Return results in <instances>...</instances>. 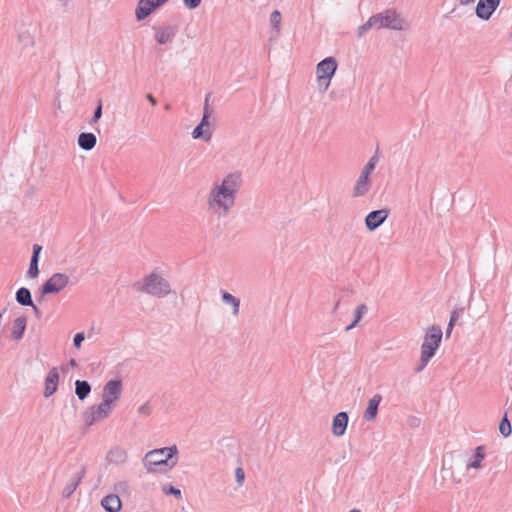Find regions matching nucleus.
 I'll return each mask as SVG.
<instances>
[{
  "label": "nucleus",
  "mask_w": 512,
  "mask_h": 512,
  "mask_svg": "<svg viewBox=\"0 0 512 512\" xmlns=\"http://www.w3.org/2000/svg\"><path fill=\"white\" fill-rule=\"evenodd\" d=\"M243 184L242 174H227L220 184H215L207 195L208 208L219 216H227L235 205L236 195Z\"/></svg>",
  "instance_id": "f257e3e1"
},
{
  "label": "nucleus",
  "mask_w": 512,
  "mask_h": 512,
  "mask_svg": "<svg viewBox=\"0 0 512 512\" xmlns=\"http://www.w3.org/2000/svg\"><path fill=\"white\" fill-rule=\"evenodd\" d=\"M133 288L145 294L157 298H164L171 293V286L168 280L156 272H152L142 280L134 283Z\"/></svg>",
  "instance_id": "f03ea898"
},
{
  "label": "nucleus",
  "mask_w": 512,
  "mask_h": 512,
  "mask_svg": "<svg viewBox=\"0 0 512 512\" xmlns=\"http://www.w3.org/2000/svg\"><path fill=\"white\" fill-rule=\"evenodd\" d=\"M442 335V330L439 326H432L428 329L421 345V364L416 367V372H421L435 355L436 350L440 346Z\"/></svg>",
  "instance_id": "7ed1b4c3"
},
{
  "label": "nucleus",
  "mask_w": 512,
  "mask_h": 512,
  "mask_svg": "<svg viewBox=\"0 0 512 512\" xmlns=\"http://www.w3.org/2000/svg\"><path fill=\"white\" fill-rule=\"evenodd\" d=\"M178 453L176 445L149 451L144 458V465L150 471L153 467L168 465L169 461Z\"/></svg>",
  "instance_id": "20e7f679"
},
{
  "label": "nucleus",
  "mask_w": 512,
  "mask_h": 512,
  "mask_svg": "<svg viewBox=\"0 0 512 512\" xmlns=\"http://www.w3.org/2000/svg\"><path fill=\"white\" fill-rule=\"evenodd\" d=\"M373 21H376V29L403 30L405 27L404 19L393 9L373 15Z\"/></svg>",
  "instance_id": "39448f33"
},
{
  "label": "nucleus",
  "mask_w": 512,
  "mask_h": 512,
  "mask_svg": "<svg viewBox=\"0 0 512 512\" xmlns=\"http://www.w3.org/2000/svg\"><path fill=\"white\" fill-rule=\"evenodd\" d=\"M113 409V406L102 401L99 405L91 406L83 415L85 425L92 426L97 422L103 421L110 415Z\"/></svg>",
  "instance_id": "423d86ee"
},
{
  "label": "nucleus",
  "mask_w": 512,
  "mask_h": 512,
  "mask_svg": "<svg viewBox=\"0 0 512 512\" xmlns=\"http://www.w3.org/2000/svg\"><path fill=\"white\" fill-rule=\"evenodd\" d=\"M70 278L65 273H54L42 286L41 294H57L68 286Z\"/></svg>",
  "instance_id": "0eeeda50"
},
{
  "label": "nucleus",
  "mask_w": 512,
  "mask_h": 512,
  "mask_svg": "<svg viewBox=\"0 0 512 512\" xmlns=\"http://www.w3.org/2000/svg\"><path fill=\"white\" fill-rule=\"evenodd\" d=\"M123 391L121 379L109 380L102 389V402L115 407V403L120 399Z\"/></svg>",
  "instance_id": "6e6552de"
},
{
  "label": "nucleus",
  "mask_w": 512,
  "mask_h": 512,
  "mask_svg": "<svg viewBox=\"0 0 512 512\" xmlns=\"http://www.w3.org/2000/svg\"><path fill=\"white\" fill-rule=\"evenodd\" d=\"M168 0H139L135 15L138 21L144 20L152 11L165 4Z\"/></svg>",
  "instance_id": "1a4fd4ad"
},
{
  "label": "nucleus",
  "mask_w": 512,
  "mask_h": 512,
  "mask_svg": "<svg viewBox=\"0 0 512 512\" xmlns=\"http://www.w3.org/2000/svg\"><path fill=\"white\" fill-rule=\"evenodd\" d=\"M178 33L177 25H163L155 28L154 38L155 41L160 45H166L173 42L174 38Z\"/></svg>",
  "instance_id": "9d476101"
},
{
  "label": "nucleus",
  "mask_w": 512,
  "mask_h": 512,
  "mask_svg": "<svg viewBox=\"0 0 512 512\" xmlns=\"http://www.w3.org/2000/svg\"><path fill=\"white\" fill-rule=\"evenodd\" d=\"M501 0H479L475 9L478 18L489 20L500 5Z\"/></svg>",
  "instance_id": "9b49d317"
},
{
  "label": "nucleus",
  "mask_w": 512,
  "mask_h": 512,
  "mask_svg": "<svg viewBox=\"0 0 512 512\" xmlns=\"http://www.w3.org/2000/svg\"><path fill=\"white\" fill-rule=\"evenodd\" d=\"M389 211L387 209H379L371 211L365 217V225L369 231L376 230L388 218Z\"/></svg>",
  "instance_id": "f8f14e48"
},
{
  "label": "nucleus",
  "mask_w": 512,
  "mask_h": 512,
  "mask_svg": "<svg viewBox=\"0 0 512 512\" xmlns=\"http://www.w3.org/2000/svg\"><path fill=\"white\" fill-rule=\"evenodd\" d=\"M337 66V61L334 57H327L317 64L316 74L317 76L332 79L337 70Z\"/></svg>",
  "instance_id": "ddd939ff"
},
{
  "label": "nucleus",
  "mask_w": 512,
  "mask_h": 512,
  "mask_svg": "<svg viewBox=\"0 0 512 512\" xmlns=\"http://www.w3.org/2000/svg\"><path fill=\"white\" fill-rule=\"evenodd\" d=\"M86 474V467L81 466L80 470L75 473L72 478L69 480V482L66 484L62 491L63 498H70L72 494L75 492L76 488L80 484L81 480L84 478Z\"/></svg>",
  "instance_id": "4468645a"
},
{
  "label": "nucleus",
  "mask_w": 512,
  "mask_h": 512,
  "mask_svg": "<svg viewBox=\"0 0 512 512\" xmlns=\"http://www.w3.org/2000/svg\"><path fill=\"white\" fill-rule=\"evenodd\" d=\"M58 382L59 372L56 367H53L52 369H50L45 378L44 396L46 398L51 397L57 391Z\"/></svg>",
  "instance_id": "2eb2a0df"
},
{
  "label": "nucleus",
  "mask_w": 512,
  "mask_h": 512,
  "mask_svg": "<svg viewBox=\"0 0 512 512\" xmlns=\"http://www.w3.org/2000/svg\"><path fill=\"white\" fill-rule=\"evenodd\" d=\"M349 417L346 412H339L333 418L332 422V433L337 437H341L345 434Z\"/></svg>",
  "instance_id": "dca6fc26"
},
{
  "label": "nucleus",
  "mask_w": 512,
  "mask_h": 512,
  "mask_svg": "<svg viewBox=\"0 0 512 512\" xmlns=\"http://www.w3.org/2000/svg\"><path fill=\"white\" fill-rule=\"evenodd\" d=\"M106 460L115 465H123L127 461V452L120 446H113L106 455Z\"/></svg>",
  "instance_id": "f3484780"
},
{
  "label": "nucleus",
  "mask_w": 512,
  "mask_h": 512,
  "mask_svg": "<svg viewBox=\"0 0 512 512\" xmlns=\"http://www.w3.org/2000/svg\"><path fill=\"white\" fill-rule=\"evenodd\" d=\"M26 326H27V317L25 315L17 317L13 321V325H12L11 333H10V339L14 340V341H19L24 335Z\"/></svg>",
  "instance_id": "a211bd4d"
},
{
  "label": "nucleus",
  "mask_w": 512,
  "mask_h": 512,
  "mask_svg": "<svg viewBox=\"0 0 512 512\" xmlns=\"http://www.w3.org/2000/svg\"><path fill=\"white\" fill-rule=\"evenodd\" d=\"M486 457V448L484 446H477L474 450V454L467 461L466 469H481L482 461Z\"/></svg>",
  "instance_id": "6ab92c4d"
},
{
  "label": "nucleus",
  "mask_w": 512,
  "mask_h": 512,
  "mask_svg": "<svg viewBox=\"0 0 512 512\" xmlns=\"http://www.w3.org/2000/svg\"><path fill=\"white\" fill-rule=\"evenodd\" d=\"M41 250L42 247L39 244L33 245V253L30 260V266L27 271V277L29 278H36L39 275L38 263Z\"/></svg>",
  "instance_id": "aec40b11"
},
{
  "label": "nucleus",
  "mask_w": 512,
  "mask_h": 512,
  "mask_svg": "<svg viewBox=\"0 0 512 512\" xmlns=\"http://www.w3.org/2000/svg\"><path fill=\"white\" fill-rule=\"evenodd\" d=\"M101 506L107 512H119L122 508V502L116 494H109L101 500Z\"/></svg>",
  "instance_id": "412c9836"
},
{
  "label": "nucleus",
  "mask_w": 512,
  "mask_h": 512,
  "mask_svg": "<svg viewBox=\"0 0 512 512\" xmlns=\"http://www.w3.org/2000/svg\"><path fill=\"white\" fill-rule=\"evenodd\" d=\"M382 400V396L380 394H375L368 402V406L364 412V418L367 421H374L377 413H378V407L380 405V402Z\"/></svg>",
  "instance_id": "4be33fe9"
},
{
  "label": "nucleus",
  "mask_w": 512,
  "mask_h": 512,
  "mask_svg": "<svg viewBox=\"0 0 512 512\" xmlns=\"http://www.w3.org/2000/svg\"><path fill=\"white\" fill-rule=\"evenodd\" d=\"M370 186L369 177L360 174L353 187L352 196L355 198L364 196L370 190Z\"/></svg>",
  "instance_id": "5701e85b"
},
{
  "label": "nucleus",
  "mask_w": 512,
  "mask_h": 512,
  "mask_svg": "<svg viewBox=\"0 0 512 512\" xmlns=\"http://www.w3.org/2000/svg\"><path fill=\"white\" fill-rule=\"evenodd\" d=\"M96 143L97 138L93 133L83 132L78 136V145L83 150H92Z\"/></svg>",
  "instance_id": "b1692460"
},
{
  "label": "nucleus",
  "mask_w": 512,
  "mask_h": 512,
  "mask_svg": "<svg viewBox=\"0 0 512 512\" xmlns=\"http://www.w3.org/2000/svg\"><path fill=\"white\" fill-rule=\"evenodd\" d=\"M15 299L21 306H33L31 292L26 287H21L16 291Z\"/></svg>",
  "instance_id": "393cba45"
},
{
  "label": "nucleus",
  "mask_w": 512,
  "mask_h": 512,
  "mask_svg": "<svg viewBox=\"0 0 512 512\" xmlns=\"http://www.w3.org/2000/svg\"><path fill=\"white\" fill-rule=\"evenodd\" d=\"M221 299L225 304L230 305L232 307L234 316L239 315V311H240V299L239 298L233 296L229 292L223 291L221 294Z\"/></svg>",
  "instance_id": "a878e982"
},
{
  "label": "nucleus",
  "mask_w": 512,
  "mask_h": 512,
  "mask_svg": "<svg viewBox=\"0 0 512 512\" xmlns=\"http://www.w3.org/2000/svg\"><path fill=\"white\" fill-rule=\"evenodd\" d=\"M91 392V385L85 380H76L75 394L79 400H85Z\"/></svg>",
  "instance_id": "bb28decb"
},
{
  "label": "nucleus",
  "mask_w": 512,
  "mask_h": 512,
  "mask_svg": "<svg viewBox=\"0 0 512 512\" xmlns=\"http://www.w3.org/2000/svg\"><path fill=\"white\" fill-rule=\"evenodd\" d=\"M367 311L368 309L365 304L358 305L355 310L354 321L349 326L346 327V331H349L352 328H354L357 325V323L362 319L363 315L367 313Z\"/></svg>",
  "instance_id": "cd10ccee"
},
{
  "label": "nucleus",
  "mask_w": 512,
  "mask_h": 512,
  "mask_svg": "<svg viewBox=\"0 0 512 512\" xmlns=\"http://www.w3.org/2000/svg\"><path fill=\"white\" fill-rule=\"evenodd\" d=\"M379 158L377 155V152L369 159V161L364 166L363 170L361 171V175L369 177L370 174L374 171L375 166L378 162Z\"/></svg>",
  "instance_id": "c85d7f7f"
},
{
  "label": "nucleus",
  "mask_w": 512,
  "mask_h": 512,
  "mask_svg": "<svg viewBox=\"0 0 512 512\" xmlns=\"http://www.w3.org/2000/svg\"><path fill=\"white\" fill-rule=\"evenodd\" d=\"M499 432L504 436V437H508L511 435L512 433V428H511V423L510 421L508 420V417L507 415H505L500 423H499Z\"/></svg>",
  "instance_id": "c756f323"
},
{
  "label": "nucleus",
  "mask_w": 512,
  "mask_h": 512,
  "mask_svg": "<svg viewBox=\"0 0 512 512\" xmlns=\"http://www.w3.org/2000/svg\"><path fill=\"white\" fill-rule=\"evenodd\" d=\"M192 136H193V138H194V139H200V138H202V139H204L205 141H209V140L211 139V133H210V132H208V131L204 132V131H203V126H202V125H200V124H198V125L194 128V130H193V132H192Z\"/></svg>",
  "instance_id": "7c9ffc66"
},
{
  "label": "nucleus",
  "mask_w": 512,
  "mask_h": 512,
  "mask_svg": "<svg viewBox=\"0 0 512 512\" xmlns=\"http://www.w3.org/2000/svg\"><path fill=\"white\" fill-rule=\"evenodd\" d=\"M376 28V21H373V15L358 28V37H362L371 28Z\"/></svg>",
  "instance_id": "2f4dec72"
},
{
  "label": "nucleus",
  "mask_w": 512,
  "mask_h": 512,
  "mask_svg": "<svg viewBox=\"0 0 512 512\" xmlns=\"http://www.w3.org/2000/svg\"><path fill=\"white\" fill-rule=\"evenodd\" d=\"M281 13L278 10H274L270 15V23L272 27L276 30H279V26L281 23Z\"/></svg>",
  "instance_id": "473e14b6"
},
{
  "label": "nucleus",
  "mask_w": 512,
  "mask_h": 512,
  "mask_svg": "<svg viewBox=\"0 0 512 512\" xmlns=\"http://www.w3.org/2000/svg\"><path fill=\"white\" fill-rule=\"evenodd\" d=\"M330 81H331L330 78H325L323 76L322 77L321 76H317L318 88H319V91L321 93H324V92L327 91V89L330 86Z\"/></svg>",
  "instance_id": "72a5a7b5"
},
{
  "label": "nucleus",
  "mask_w": 512,
  "mask_h": 512,
  "mask_svg": "<svg viewBox=\"0 0 512 512\" xmlns=\"http://www.w3.org/2000/svg\"><path fill=\"white\" fill-rule=\"evenodd\" d=\"M102 101H98V105L94 111L93 117L90 120V125H93L99 121V119L102 117Z\"/></svg>",
  "instance_id": "f704fd0d"
},
{
  "label": "nucleus",
  "mask_w": 512,
  "mask_h": 512,
  "mask_svg": "<svg viewBox=\"0 0 512 512\" xmlns=\"http://www.w3.org/2000/svg\"><path fill=\"white\" fill-rule=\"evenodd\" d=\"M152 413V407L149 402L142 404L138 408V414L144 417L149 416Z\"/></svg>",
  "instance_id": "c9c22d12"
},
{
  "label": "nucleus",
  "mask_w": 512,
  "mask_h": 512,
  "mask_svg": "<svg viewBox=\"0 0 512 512\" xmlns=\"http://www.w3.org/2000/svg\"><path fill=\"white\" fill-rule=\"evenodd\" d=\"M463 311H464L463 308L454 309L451 312L449 323L455 325V323L457 322L459 317L462 315Z\"/></svg>",
  "instance_id": "e433bc0d"
},
{
  "label": "nucleus",
  "mask_w": 512,
  "mask_h": 512,
  "mask_svg": "<svg viewBox=\"0 0 512 512\" xmlns=\"http://www.w3.org/2000/svg\"><path fill=\"white\" fill-rule=\"evenodd\" d=\"M235 478H236V482L239 484V485H242L244 480H245V472L243 470V468L241 467H237L236 470H235Z\"/></svg>",
  "instance_id": "4c0bfd02"
},
{
  "label": "nucleus",
  "mask_w": 512,
  "mask_h": 512,
  "mask_svg": "<svg viewBox=\"0 0 512 512\" xmlns=\"http://www.w3.org/2000/svg\"><path fill=\"white\" fill-rule=\"evenodd\" d=\"M84 339H85V335H84L83 332L76 333L75 336H74V339H73L74 346L76 348H80L82 342L84 341Z\"/></svg>",
  "instance_id": "58836bf2"
},
{
  "label": "nucleus",
  "mask_w": 512,
  "mask_h": 512,
  "mask_svg": "<svg viewBox=\"0 0 512 512\" xmlns=\"http://www.w3.org/2000/svg\"><path fill=\"white\" fill-rule=\"evenodd\" d=\"M183 2L187 8L195 9L200 5L201 0H183Z\"/></svg>",
  "instance_id": "ea45409f"
},
{
  "label": "nucleus",
  "mask_w": 512,
  "mask_h": 512,
  "mask_svg": "<svg viewBox=\"0 0 512 512\" xmlns=\"http://www.w3.org/2000/svg\"><path fill=\"white\" fill-rule=\"evenodd\" d=\"M165 493L168 495H173L177 498H181V496H182L180 489H178L174 486H170L169 489L165 491Z\"/></svg>",
  "instance_id": "a19ab883"
},
{
  "label": "nucleus",
  "mask_w": 512,
  "mask_h": 512,
  "mask_svg": "<svg viewBox=\"0 0 512 512\" xmlns=\"http://www.w3.org/2000/svg\"><path fill=\"white\" fill-rule=\"evenodd\" d=\"M210 96L211 94H207L206 97H205V103H204V108H203V115H207V116H210V109H209V99H210Z\"/></svg>",
  "instance_id": "79ce46f5"
},
{
  "label": "nucleus",
  "mask_w": 512,
  "mask_h": 512,
  "mask_svg": "<svg viewBox=\"0 0 512 512\" xmlns=\"http://www.w3.org/2000/svg\"><path fill=\"white\" fill-rule=\"evenodd\" d=\"M33 310V313L34 315L37 317V318H40L42 316V311L39 309L38 306H36L34 303H33V306H30Z\"/></svg>",
  "instance_id": "37998d69"
},
{
  "label": "nucleus",
  "mask_w": 512,
  "mask_h": 512,
  "mask_svg": "<svg viewBox=\"0 0 512 512\" xmlns=\"http://www.w3.org/2000/svg\"><path fill=\"white\" fill-rule=\"evenodd\" d=\"M209 117L210 116L203 115L199 124L202 125L203 127L208 126L209 125Z\"/></svg>",
  "instance_id": "c03bdc74"
},
{
  "label": "nucleus",
  "mask_w": 512,
  "mask_h": 512,
  "mask_svg": "<svg viewBox=\"0 0 512 512\" xmlns=\"http://www.w3.org/2000/svg\"><path fill=\"white\" fill-rule=\"evenodd\" d=\"M146 98L152 105H156L157 100L152 94H147Z\"/></svg>",
  "instance_id": "a18cd8bd"
},
{
  "label": "nucleus",
  "mask_w": 512,
  "mask_h": 512,
  "mask_svg": "<svg viewBox=\"0 0 512 512\" xmlns=\"http://www.w3.org/2000/svg\"><path fill=\"white\" fill-rule=\"evenodd\" d=\"M453 327H454L453 324L448 323V326H447V329H446V337L450 336V334H451V332L453 330Z\"/></svg>",
  "instance_id": "49530a36"
},
{
  "label": "nucleus",
  "mask_w": 512,
  "mask_h": 512,
  "mask_svg": "<svg viewBox=\"0 0 512 512\" xmlns=\"http://www.w3.org/2000/svg\"><path fill=\"white\" fill-rule=\"evenodd\" d=\"M473 2H474V0H460V4L461 5H468V4L473 3Z\"/></svg>",
  "instance_id": "de8ad7c7"
},
{
  "label": "nucleus",
  "mask_w": 512,
  "mask_h": 512,
  "mask_svg": "<svg viewBox=\"0 0 512 512\" xmlns=\"http://www.w3.org/2000/svg\"><path fill=\"white\" fill-rule=\"evenodd\" d=\"M70 365H71V366H75V365H76V361H75L74 359H71V360H70Z\"/></svg>",
  "instance_id": "09e8293b"
},
{
  "label": "nucleus",
  "mask_w": 512,
  "mask_h": 512,
  "mask_svg": "<svg viewBox=\"0 0 512 512\" xmlns=\"http://www.w3.org/2000/svg\"><path fill=\"white\" fill-rule=\"evenodd\" d=\"M177 464V460L175 459L174 461L171 462L170 466L173 467Z\"/></svg>",
  "instance_id": "8fccbe9b"
},
{
  "label": "nucleus",
  "mask_w": 512,
  "mask_h": 512,
  "mask_svg": "<svg viewBox=\"0 0 512 512\" xmlns=\"http://www.w3.org/2000/svg\"><path fill=\"white\" fill-rule=\"evenodd\" d=\"M170 108H171L170 104H166V105H165V109H166V110H169Z\"/></svg>",
  "instance_id": "3c124183"
},
{
  "label": "nucleus",
  "mask_w": 512,
  "mask_h": 512,
  "mask_svg": "<svg viewBox=\"0 0 512 512\" xmlns=\"http://www.w3.org/2000/svg\"><path fill=\"white\" fill-rule=\"evenodd\" d=\"M349 512H361V511H360V510H358V509H352V510H350Z\"/></svg>",
  "instance_id": "603ef678"
},
{
  "label": "nucleus",
  "mask_w": 512,
  "mask_h": 512,
  "mask_svg": "<svg viewBox=\"0 0 512 512\" xmlns=\"http://www.w3.org/2000/svg\"><path fill=\"white\" fill-rule=\"evenodd\" d=\"M122 485V483H119V485L116 487V490H119V487H121Z\"/></svg>",
  "instance_id": "864d4df0"
},
{
  "label": "nucleus",
  "mask_w": 512,
  "mask_h": 512,
  "mask_svg": "<svg viewBox=\"0 0 512 512\" xmlns=\"http://www.w3.org/2000/svg\"><path fill=\"white\" fill-rule=\"evenodd\" d=\"M510 38H512V31H511V34H510Z\"/></svg>",
  "instance_id": "5fc2aeb1"
}]
</instances>
